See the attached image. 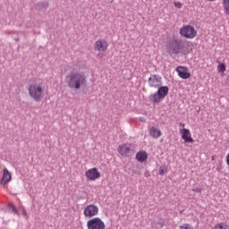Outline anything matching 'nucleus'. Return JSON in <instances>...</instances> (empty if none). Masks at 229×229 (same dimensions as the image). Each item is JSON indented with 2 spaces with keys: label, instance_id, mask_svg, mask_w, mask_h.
I'll return each mask as SVG.
<instances>
[{
  "label": "nucleus",
  "instance_id": "obj_1",
  "mask_svg": "<svg viewBox=\"0 0 229 229\" xmlns=\"http://www.w3.org/2000/svg\"><path fill=\"white\" fill-rule=\"evenodd\" d=\"M67 85L69 89L80 90L87 85V76L83 72H72L67 77Z\"/></svg>",
  "mask_w": 229,
  "mask_h": 229
},
{
  "label": "nucleus",
  "instance_id": "obj_2",
  "mask_svg": "<svg viewBox=\"0 0 229 229\" xmlns=\"http://www.w3.org/2000/svg\"><path fill=\"white\" fill-rule=\"evenodd\" d=\"M168 51H170L173 55H189L191 50L185 47V43L182 39L174 38L169 41L166 45Z\"/></svg>",
  "mask_w": 229,
  "mask_h": 229
},
{
  "label": "nucleus",
  "instance_id": "obj_3",
  "mask_svg": "<svg viewBox=\"0 0 229 229\" xmlns=\"http://www.w3.org/2000/svg\"><path fill=\"white\" fill-rule=\"evenodd\" d=\"M29 94L34 101H40L44 98V83L35 81L29 86Z\"/></svg>",
  "mask_w": 229,
  "mask_h": 229
},
{
  "label": "nucleus",
  "instance_id": "obj_4",
  "mask_svg": "<svg viewBox=\"0 0 229 229\" xmlns=\"http://www.w3.org/2000/svg\"><path fill=\"white\" fill-rule=\"evenodd\" d=\"M179 35L182 37V38H186L187 40H192V38H196L198 37V30L192 25H183L179 30Z\"/></svg>",
  "mask_w": 229,
  "mask_h": 229
},
{
  "label": "nucleus",
  "instance_id": "obj_5",
  "mask_svg": "<svg viewBox=\"0 0 229 229\" xmlns=\"http://www.w3.org/2000/svg\"><path fill=\"white\" fill-rule=\"evenodd\" d=\"M87 228L88 229H106V224H105V221H103L101 217L95 216L93 218H90L87 222Z\"/></svg>",
  "mask_w": 229,
  "mask_h": 229
},
{
  "label": "nucleus",
  "instance_id": "obj_6",
  "mask_svg": "<svg viewBox=\"0 0 229 229\" xmlns=\"http://www.w3.org/2000/svg\"><path fill=\"white\" fill-rule=\"evenodd\" d=\"M98 214L99 207H98V205L96 204H89L84 208L83 216L88 219L97 217L96 216H98Z\"/></svg>",
  "mask_w": 229,
  "mask_h": 229
},
{
  "label": "nucleus",
  "instance_id": "obj_7",
  "mask_svg": "<svg viewBox=\"0 0 229 229\" xmlns=\"http://www.w3.org/2000/svg\"><path fill=\"white\" fill-rule=\"evenodd\" d=\"M117 151L122 155V157H131V155L134 153V150L131 148V144L130 143H123L119 145Z\"/></svg>",
  "mask_w": 229,
  "mask_h": 229
},
{
  "label": "nucleus",
  "instance_id": "obj_8",
  "mask_svg": "<svg viewBox=\"0 0 229 229\" xmlns=\"http://www.w3.org/2000/svg\"><path fill=\"white\" fill-rule=\"evenodd\" d=\"M85 176L89 182H96L101 178V172L96 167L90 168L86 171Z\"/></svg>",
  "mask_w": 229,
  "mask_h": 229
},
{
  "label": "nucleus",
  "instance_id": "obj_9",
  "mask_svg": "<svg viewBox=\"0 0 229 229\" xmlns=\"http://www.w3.org/2000/svg\"><path fill=\"white\" fill-rule=\"evenodd\" d=\"M93 47L98 53H105L108 49V41L105 38H99L94 43Z\"/></svg>",
  "mask_w": 229,
  "mask_h": 229
},
{
  "label": "nucleus",
  "instance_id": "obj_10",
  "mask_svg": "<svg viewBox=\"0 0 229 229\" xmlns=\"http://www.w3.org/2000/svg\"><path fill=\"white\" fill-rule=\"evenodd\" d=\"M179 133L181 135V139L184 140V142H189L192 144L194 142V139L192 138V134H191V131L185 128H179Z\"/></svg>",
  "mask_w": 229,
  "mask_h": 229
},
{
  "label": "nucleus",
  "instance_id": "obj_11",
  "mask_svg": "<svg viewBox=\"0 0 229 229\" xmlns=\"http://www.w3.org/2000/svg\"><path fill=\"white\" fill-rule=\"evenodd\" d=\"M148 85L154 89H158L162 85V77L160 75H151L148 79Z\"/></svg>",
  "mask_w": 229,
  "mask_h": 229
},
{
  "label": "nucleus",
  "instance_id": "obj_12",
  "mask_svg": "<svg viewBox=\"0 0 229 229\" xmlns=\"http://www.w3.org/2000/svg\"><path fill=\"white\" fill-rule=\"evenodd\" d=\"M176 72L178 73L179 78H182V80H189V78H191L189 68L185 66H178L176 68Z\"/></svg>",
  "mask_w": 229,
  "mask_h": 229
},
{
  "label": "nucleus",
  "instance_id": "obj_13",
  "mask_svg": "<svg viewBox=\"0 0 229 229\" xmlns=\"http://www.w3.org/2000/svg\"><path fill=\"white\" fill-rule=\"evenodd\" d=\"M10 182H12V173H10V171H8V168H4L3 176L0 181V184L3 187H6L7 183H10Z\"/></svg>",
  "mask_w": 229,
  "mask_h": 229
},
{
  "label": "nucleus",
  "instance_id": "obj_14",
  "mask_svg": "<svg viewBox=\"0 0 229 229\" xmlns=\"http://www.w3.org/2000/svg\"><path fill=\"white\" fill-rule=\"evenodd\" d=\"M149 135L152 139H160L162 137V131L158 127L152 126L148 129Z\"/></svg>",
  "mask_w": 229,
  "mask_h": 229
},
{
  "label": "nucleus",
  "instance_id": "obj_15",
  "mask_svg": "<svg viewBox=\"0 0 229 229\" xmlns=\"http://www.w3.org/2000/svg\"><path fill=\"white\" fill-rule=\"evenodd\" d=\"M136 160L138 162H146L148 160V153L146 151H140L136 154Z\"/></svg>",
  "mask_w": 229,
  "mask_h": 229
},
{
  "label": "nucleus",
  "instance_id": "obj_16",
  "mask_svg": "<svg viewBox=\"0 0 229 229\" xmlns=\"http://www.w3.org/2000/svg\"><path fill=\"white\" fill-rule=\"evenodd\" d=\"M157 93L164 99V98H165V96H167V94H169V88L167 86H161L158 88Z\"/></svg>",
  "mask_w": 229,
  "mask_h": 229
},
{
  "label": "nucleus",
  "instance_id": "obj_17",
  "mask_svg": "<svg viewBox=\"0 0 229 229\" xmlns=\"http://www.w3.org/2000/svg\"><path fill=\"white\" fill-rule=\"evenodd\" d=\"M164 98H162V97L157 93H153L149 96V100L152 103H160Z\"/></svg>",
  "mask_w": 229,
  "mask_h": 229
},
{
  "label": "nucleus",
  "instance_id": "obj_18",
  "mask_svg": "<svg viewBox=\"0 0 229 229\" xmlns=\"http://www.w3.org/2000/svg\"><path fill=\"white\" fill-rule=\"evenodd\" d=\"M224 13L229 15V0H223Z\"/></svg>",
  "mask_w": 229,
  "mask_h": 229
},
{
  "label": "nucleus",
  "instance_id": "obj_19",
  "mask_svg": "<svg viewBox=\"0 0 229 229\" xmlns=\"http://www.w3.org/2000/svg\"><path fill=\"white\" fill-rule=\"evenodd\" d=\"M214 229H228V225L225 223H218L214 226Z\"/></svg>",
  "mask_w": 229,
  "mask_h": 229
},
{
  "label": "nucleus",
  "instance_id": "obj_20",
  "mask_svg": "<svg viewBox=\"0 0 229 229\" xmlns=\"http://www.w3.org/2000/svg\"><path fill=\"white\" fill-rule=\"evenodd\" d=\"M225 71H226V65H225V64H220L217 66V72H225Z\"/></svg>",
  "mask_w": 229,
  "mask_h": 229
},
{
  "label": "nucleus",
  "instance_id": "obj_21",
  "mask_svg": "<svg viewBox=\"0 0 229 229\" xmlns=\"http://www.w3.org/2000/svg\"><path fill=\"white\" fill-rule=\"evenodd\" d=\"M179 229H194L191 224H183L179 226Z\"/></svg>",
  "mask_w": 229,
  "mask_h": 229
},
{
  "label": "nucleus",
  "instance_id": "obj_22",
  "mask_svg": "<svg viewBox=\"0 0 229 229\" xmlns=\"http://www.w3.org/2000/svg\"><path fill=\"white\" fill-rule=\"evenodd\" d=\"M165 173H167V168H165V166H161L160 168H159V174L161 175V176H164V174Z\"/></svg>",
  "mask_w": 229,
  "mask_h": 229
},
{
  "label": "nucleus",
  "instance_id": "obj_23",
  "mask_svg": "<svg viewBox=\"0 0 229 229\" xmlns=\"http://www.w3.org/2000/svg\"><path fill=\"white\" fill-rule=\"evenodd\" d=\"M9 208L13 212V214H17V208H15L13 204H10Z\"/></svg>",
  "mask_w": 229,
  "mask_h": 229
},
{
  "label": "nucleus",
  "instance_id": "obj_24",
  "mask_svg": "<svg viewBox=\"0 0 229 229\" xmlns=\"http://www.w3.org/2000/svg\"><path fill=\"white\" fill-rule=\"evenodd\" d=\"M174 6L175 8H182V6H183V4H182V2H174Z\"/></svg>",
  "mask_w": 229,
  "mask_h": 229
},
{
  "label": "nucleus",
  "instance_id": "obj_25",
  "mask_svg": "<svg viewBox=\"0 0 229 229\" xmlns=\"http://www.w3.org/2000/svg\"><path fill=\"white\" fill-rule=\"evenodd\" d=\"M179 126H180V128H185V123H179Z\"/></svg>",
  "mask_w": 229,
  "mask_h": 229
},
{
  "label": "nucleus",
  "instance_id": "obj_26",
  "mask_svg": "<svg viewBox=\"0 0 229 229\" xmlns=\"http://www.w3.org/2000/svg\"><path fill=\"white\" fill-rule=\"evenodd\" d=\"M208 1L214 2V1H216V0H208Z\"/></svg>",
  "mask_w": 229,
  "mask_h": 229
}]
</instances>
